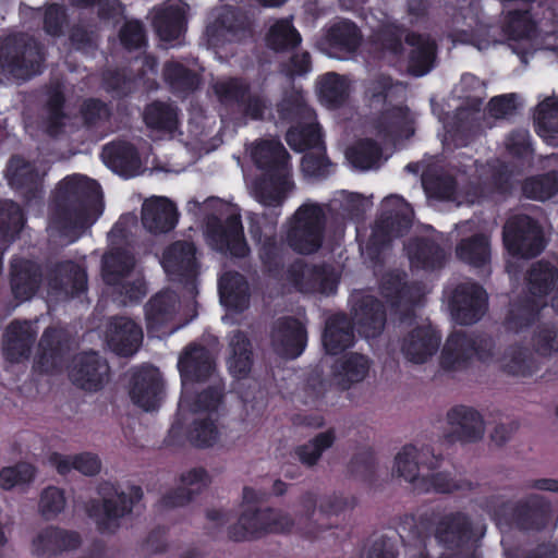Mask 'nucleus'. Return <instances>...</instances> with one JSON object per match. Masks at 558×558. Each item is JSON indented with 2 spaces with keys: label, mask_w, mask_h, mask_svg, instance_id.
Returning a JSON list of instances; mask_svg holds the SVG:
<instances>
[{
  "label": "nucleus",
  "mask_w": 558,
  "mask_h": 558,
  "mask_svg": "<svg viewBox=\"0 0 558 558\" xmlns=\"http://www.w3.org/2000/svg\"><path fill=\"white\" fill-rule=\"evenodd\" d=\"M369 369V361L361 354L345 355L333 372V380L342 388L365 379Z\"/></svg>",
  "instance_id": "41"
},
{
  "label": "nucleus",
  "mask_w": 558,
  "mask_h": 558,
  "mask_svg": "<svg viewBox=\"0 0 558 558\" xmlns=\"http://www.w3.org/2000/svg\"><path fill=\"white\" fill-rule=\"evenodd\" d=\"M230 355L227 364L234 377L245 376L251 368L250 344L241 332L234 333L229 343Z\"/></svg>",
  "instance_id": "45"
},
{
  "label": "nucleus",
  "mask_w": 558,
  "mask_h": 558,
  "mask_svg": "<svg viewBox=\"0 0 558 558\" xmlns=\"http://www.w3.org/2000/svg\"><path fill=\"white\" fill-rule=\"evenodd\" d=\"M62 96L59 88L54 89L48 100V121L47 129L48 132L57 135L63 129L66 128L71 118L61 111Z\"/></svg>",
  "instance_id": "55"
},
{
  "label": "nucleus",
  "mask_w": 558,
  "mask_h": 558,
  "mask_svg": "<svg viewBox=\"0 0 558 558\" xmlns=\"http://www.w3.org/2000/svg\"><path fill=\"white\" fill-rule=\"evenodd\" d=\"M517 105L518 96L515 94L500 95L490 100L488 111L495 118H504L512 113Z\"/></svg>",
  "instance_id": "63"
},
{
  "label": "nucleus",
  "mask_w": 558,
  "mask_h": 558,
  "mask_svg": "<svg viewBox=\"0 0 558 558\" xmlns=\"http://www.w3.org/2000/svg\"><path fill=\"white\" fill-rule=\"evenodd\" d=\"M353 301L360 303L354 310L359 331L366 338L377 336L385 324L383 305L371 295L362 296V293H355Z\"/></svg>",
  "instance_id": "25"
},
{
  "label": "nucleus",
  "mask_w": 558,
  "mask_h": 558,
  "mask_svg": "<svg viewBox=\"0 0 558 558\" xmlns=\"http://www.w3.org/2000/svg\"><path fill=\"white\" fill-rule=\"evenodd\" d=\"M462 97H465L472 102V107L477 108L485 97V85L477 77L472 74H464L461 77L459 89Z\"/></svg>",
  "instance_id": "59"
},
{
  "label": "nucleus",
  "mask_w": 558,
  "mask_h": 558,
  "mask_svg": "<svg viewBox=\"0 0 558 558\" xmlns=\"http://www.w3.org/2000/svg\"><path fill=\"white\" fill-rule=\"evenodd\" d=\"M439 343L440 336L430 325L424 323L403 339L401 351L409 362L423 364L435 354Z\"/></svg>",
  "instance_id": "19"
},
{
  "label": "nucleus",
  "mask_w": 558,
  "mask_h": 558,
  "mask_svg": "<svg viewBox=\"0 0 558 558\" xmlns=\"http://www.w3.org/2000/svg\"><path fill=\"white\" fill-rule=\"evenodd\" d=\"M7 177L11 186L20 189L36 185L40 174L24 159L14 157L10 160Z\"/></svg>",
  "instance_id": "50"
},
{
  "label": "nucleus",
  "mask_w": 558,
  "mask_h": 558,
  "mask_svg": "<svg viewBox=\"0 0 558 558\" xmlns=\"http://www.w3.org/2000/svg\"><path fill=\"white\" fill-rule=\"evenodd\" d=\"M429 451L413 445L402 447L395 457L392 475L402 478L413 485L415 489L428 492L434 489L440 493H449L458 488L448 475L437 473L430 475L434 468L427 463Z\"/></svg>",
  "instance_id": "7"
},
{
  "label": "nucleus",
  "mask_w": 558,
  "mask_h": 558,
  "mask_svg": "<svg viewBox=\"0 0 558 558\" xmlns=\"http://www.w3.org/2000/svg\"><path fill=\"white\" fill-rule=\"evenodd\" d=\"M54 203L49 229L69 236L70 242L77 238L70 233L92 226L104 208L98 183L81 174L66 177L59 183Z\"/></svg>",
  "instance_id": "2"
},
{
  "label": "nucleus",
  "mask_w": 558,
  "mask_h": 558,
  "mask_svg": "<svg viewBox=\"0 0 558 558\" xmlns=\"http://www.w3.org/2000/svg\"><path fill=\"white\" fill-rule=\"evenodd\" d=\"M250 155L257 168L264 171L262 181L251 187L254 197L265 206L281 204L294 186L283 145L276 140H263L250 148Z\"/></svg>",
  "instance_id": "4"
},
{
  "label": "nucleus",
  "mask_w": 558,
  "mask_h": 558,
  "mask_svg": "<svg viewBox=\"0 0 558 558\" xmlns=\"http://www.w3.org/2000/svg\"><path fill=\"white\" fill-rule=\"evenodd\" d=\"M36 335L37 329L34 323H12L4 335V351L7 356L12 361H19L26 356L29 344L33 342Z\"/></svg>",
  "instance_id": "33"
},
{
  "label": "nucleus",
  "mask_w": 558,
  "mask_h": 558,
  "mask_svg": "<svg viewBox=\"0 0 558 558\" xmlns=\"http://www.w3.org/2000/svg\"><path fill=\"white\" fill-rule=\"evenodd\" d=\"M507 150L518 157L527 156L531 153L530 134L526 130H518L511 133L505 141Z\"/></svg>",
  "instance_id": "61"
},
{
  "label": "nucleus",
  "mask_w": 558,
  "mask_h": 558,
  "mask_svg": "<svg viewBox=\"0 0 558 558\" xmlns=\"http://www.w3.org/2000/svg\"><path fill=\"white\" fill-rule=\"evenodd\" d=\"M492 341H478L460 333H453L447 340L441 352V365L449 371L466 367L475 357L487 362L492 352Z\"/></svg>",
  "instance_id": "14"
},
{
  "label": "nucleus",
  "mask_w": 558,
  "mask_h": 558,
  "mask_svg": "<svg viewBox=\"0 0 558 558\" xmlns=\"http://www.w3.org/2000/svg\"><path fill=\"white\" fill-rule=\"evenodd\" d=\"M133 257L126 251H110L104 256L102 275L108 284L121 286L130 302L137 301L146 293L145 283L140 276L132 274Z\"/></svg>",
  "instance_id": "11"
},
{
  "label": "nucleus",
  "mask_w": 558,
  "mask_h": 558,
  "mask_svg": "<svg viewBox=\"0 0 558 558\" xmlns=\"http://www.w3.org/2000/svg\"><path fill=\"white\" fill-rule=\"evenodd\" d=\"M383 293L387 302L391 303V306L415 301L412 288L401 282L399 277H390L383 287Z\"/></svg>",
  "instance_id": "57"
},
{
  "label": "nucleus",
  "mask_w": 558,
  "mask_h": 558,
  "mask_svg": "<svg viewBox=\"0 0 558 558\" xmlns=\"http://www.w3.org/2000/svg\"><path fill=\"white\" fill-rule=\"evenodd\" d=\"M38 267L29 260L12 263V292L19 301H26L33 296L38 287Z\"/></svg>",
  "instance_id": "37"
},
{
  "label": "nucleus",
  "mask_w": 558,
  "mask_h": 558,
  "mask_svg": "<svg viewBox=\"0 0 558 558\" xmlns=\"http://www.w3.org/2000/svg\"><path fill=\"white\" fill-rule=\"evenodd\" d=\"M1 219H8L5 232H11L12 234L17 233L24 225V217L20 206L9 201L3 202L1 205Z\"/></svg>",
  "instance_id": "62"
},
{
  "label": "nucleus",
  "mask_w": 558,
  "mask_h": 558,
  "mask_svg": "<svg viewBox=\"0 0 558 558\" xmlns=\"http://www.w3.org/2000/svg\"><path fill=\"white\" fill-rule=\"evenodd\" d=\"M221 304L233 312H242L248 306V286L239 274L226 272L219 279Z\"/></svg>",
  "instance_id": "31"
},
{
  "label": "nucleus",
  "mask_w": 558,
  "mask_h": 558,
  "mask_svg": "<svg viewBox=\"0 0 558 558\" xmlns=\"http://www.w3.org/2000/svg\"><path fill=\"white\" fill-rule=\"evenodd\" d=\"M104 162L121 175H136L141 169V159L135 148L128 143H112L104 147Z\"/></svg>",
  "instance_id": "28"
},
{
  "label": "nucleus",
  "mask_w": 558,
  "mask_h": 558,
  "mask_svg": "<svg viewBox=\"0 0 558 558\" xmlns=\"http://www.w3.org/2000/svg\"><path fill=\"white\" fill-rule=\"evenodd\" d=\"M108 375V365L96 353L75 359L70 377L76 386L87 391L100 389Z\"/></svg>",
  "instance_id": "22"
},
{
  "label": "nucleus",
  "mask_w": 558,
  "mask_h": 558,
  "mask_svg": "<svg viewBox=\"0 0 558 558\" xmlns=\"http://www.w3.org/2000/svg\"><path fill=\"white\" fill-rule=\"evenodd\" d=\"M501 367L513 375H527L532 372V360L526 350L512 347L501 359Z\"/></svg>",
  "instance_id": "54"
},
{
  "label": "nucleus",
  "mask_w": 558,
  "mask_h": 558,
  "mask_svg": "<svg viewBox=\"0 0 558 558\" xmlns=\"http://www.w3.org/2000/svg\"><path fill=\"white\" fill-rule=\"evenodd\" d=\"M144 121L156 140L171 138L179 128L178 112L169 104L154 102L144 113Z\"/></svg>",
  "instance_id": "26"
},
{
  "label": "nucleus",
  "mask_w": 558,
  "mask_h": 558,
  "mask_svg": "<svg viewBox=\"0 0 558 558\" xmlns=\"http://www.w3.org/2000/svg\"><path fill=\"white\" fill-rule=\"evenodd\" d=\"M413 114L405 108L386 111L377 123V131L386 137H409L413 134Z\"/></svg>",
  "instance_id": "42"
},
{
  "label": "nucleus",
  "mask_w": 558,
  "mask_h": 558,
  "mask_svg": "<svg viewBox=\"0 0 558 558\" xmlns=\"http://www.w3.org/2000/svg\"><path fill=\"white\" fill-rule=\"evenodd\" d=\"M215 92L221 101L241 100L244 101L246 87L238 80H228L218 82L215 85Z\"/></svg>",
  "instance_id": "60"
},
{
  "label": "nucleus",
  "mask_w": 558,
  "mask_h": 558,
  "mask_svg": "<svg viewBox=\"0 0 558 558\" xmlns=\"http://www.w3.org/2000/svg\"><path fill=\"white\" fill-rule=\"evenodd\" d=\"M325 214L318 204L305 203L289 221L287 240L289 245L302 254L316 252L323 241Z\"/></svg>",
  "instance_id": "9"
},
{
  "label": "nucleus",
  "mask_w": 558,
  "mask_h": 558,
  "mask_svg": "<svg viewBox=\"0 0 558 558\" xmlns=\"http://www.w3.org/2000/svg\"><path fill=\"white\" fill-rule=\"evenodd\" d=\"M178 221L177 208L173 203L160 196L146 199L142 207V222L151 233L168 232Z\"/></svg>",
  "instance_id": "23"
},
{
  "label": "nucleus",
  "mask_w": 558,
  "mask_h": 558,
  "mask_svg": "<svg viewBox=\"0 0 558 558\" xmlns=\"http://www.w3.org/2000/svg\"><path fill=\"white\" fill-rule=\"evenodd\" d=\"M36 476V469L27 462L3 466L0 470V488L12 490L15 487L29 485Z\"/></svg>",
  "instance_id": "48"
},
{
  "label": "nucleus",
  "mask_w": 558,
  "mask_h": 558,
  "mask_svg": "<svg viewBox=\"0 0 558 558\" xmlns=\"http://www.w3.org/2000/svg\"><path fill=\"white\" fill-rule=\"evenodd\" d=\"M64 507L65 497L61 489L57 487H48L41 493L39 510L47 519L53 518L62 512Z\"/></svg>",
  "instance_id": "58"
},
{
  "label": "nucleus",
  "mask_w": 558,
  "mask_h": 558,
  "mask_svg": "<svg viewBox=\"0 0 558 558\" xmlns=\"http://www.w3.org/2000/svg\"><path fill=\"white\" fill-rule=\"evenodd\" d=\"M80 537L74 532H65L57 527H47L36 534L32 542V550L37 556L54 555L62 550L75 548Z\"/></svg>",
  "instance_id": "29"
},
{
  "label": "nucleus",
  "mask_w": 558,
  "mask_h": 558,
  "mask_svg": "<svg viewBox=\"0 0 558 558\" xmlns=\"http://www.w3.org/2000/svg\"><path fill=\"white\" fill-rule=\"evenodd\" d=\"M335 433L327 430L316 436L312 441L296 449V454L302 463L306 465L315 464L322 453L331 447L335 441Z\"/></svg>",
  "instance_id": "52"
},
{
  "label": "nucleus",
  "mask_w": 558,
  "mask_h": 558,
  "mask_svg": "<svg viewBox=\"0 0 558 558\" xmlns=\"http://www.w3.org/2000/svg\"><path fill=\"white\" fill-rule=\"evenodd\" d=\"M534 120L537 134L548 145L558 146V98L543 100L537 106Z\"/></svg>",
  "instance_id": "38"
},
{
  "label": "nucleus",
  "mask_w": 558,
  "mask_h": 558,
  "mask_svg": "<svg viewBox=\"0 0 558 558\" xmlns=\"http://www.w3.org/2000/svg\"><path fill=\"white\" fill-rule=\"evenodd\" d=\"M205 208L214 210L206 225L207 243L216 251L236 257L245 256L248 247L243 236L238 208L216 198L206 201Z\"/></svg>",
  "instance_id": "6"
},
{
  "label": "nucleus",
  "mask_w": 558,
  "mask_h": 558,
  "mask_svg": "<svg viewBox=\"0 0 558 558\" xmlns=\"http://www.w3.org/2000/svg\"><path fill=\"white\" fill-rule=\"evenodd\" d=\"M277 352L284 357L295 359L303 352L306 343L304 326L295 319L280 323L272 336Z\"/></svg>",
  "instance_id": "27"
},
{
  "label": "nucleus",
  "mask_w": 558,
  "mask_h": 558,
  "mask_svg": "<svg viewBox=\"0 0 558 558\" xmlns=\"http://www.w3.org/2000/svg\"><path fill=\"white\" fill-rule=\"evenodd\" d=\"M104 504H93L88 508V514L95 520L102 531H113L118 526V519L130 512L132 506L142 498V489L132 486L128 493L119 494L113 486L106 485L101 488Z\"/></svg>",
  "instance_id": "10"
},
{
  "label": "nucleus",
  "mask_w": 558,
  "mask_h": 558,
  "mask_svg": "<svg viewBox=\"0 0 558 558\" xmlns=\"http://www.w3.org/2000/svg\"><path fill=\"white\" fill-rule=\"evenodd\" d=\"M354 340L350 322L343 315H333L326 323L324 347L329 354H338L352 345Z\"/></svg>",
  "instance_id": "36"
},
{
  "label": "nucleus",
  "mask_w": 558,
  "mask_h": 558,
  "mask_svg": "<svg viewBox=\"0 0 558 558\" xmlns=\"http://www.w3.org/2000/svg\"><path fill=\"white\" fill-rule=\"evenodd\" d=\"M524 194L533 199L545 201L558 192V172L529 179L523 185Z\"/></svg>",
  "instance_id": "53"
},
{
  "label": "nucleus",
  "mask_w": 558,
  "mask_h": 558,
  "mask_svg": "<svg viewBox=\"0 0 558 558\" xmlns=\"http://www.w3.org/2000/svg\"><path fill=\"white\" fill-rule=\"evenodd\" d=\"M120 39L128 49L142 46L145 39L142 25L137 21L126 22L121 29Z\"/></svg>",
  "instance_id": "64"
},
{
  "label": "nucleus",
  "mask_w": 558,
  "mask_h": 558,
  "mask_svg": "<svg viewBox=\"0 0 558 558\" xmlns=\"http://www.w3.org/2000/svg\"><path fill=\"white\" fill-rule=\"evenodd\" d=\"M338 283L337 275L329 268L302 267L300 278L295 279L296 287L302 292L332 293Z\"/></svg>",
  "instance_id": "39"
},
{
  "label": "nucleus",
  "mask_w": 558,
  "mask_h": 558,
  "mask_svg": "<svg viewBox=\"0 0 558 558\" xmlns=\"http://www.w3.org/2000/svg\"><path fill=\"white\" fill-rule=\"evenodd\" d=\"M350 92L349 81L336 73H327L317 82V94L320 102L329 108L341 106Z\"/></svg>",
  "instance_id": "40"
},
{
  "label": "nucleus",
  "mask_w": 558,
  "mask_h": 558,
  "mask_svg": "<svg viewBox=\"0 0 558 558\" xmlns=\"http://www.w3.org/2000/svg\"><path fill=\"white\" fill-rule=\"evenodd\" d=\"M280 112L284 119L295 120V125L287 133V142L291 148L307 153L302 158V170L308 177H320L327 173L328 160L324 155L322 133L316 123L314 111L308 108L301 95H296L292 102H283Z\"/></svg>",
  "instance_id": "3"
},
{
  "label": "nucleus",
  "mask_w": 558,
  "mask_h": 558,
  "mask_svg": "<svg viewBox=\"0 0 558 558\" xmlns=\"http://www.w3.org/2000/svg\"><path fill=\"white\" fill-rule=\"evenodd\" d=\"M327 53L332 58L344 59L353 52L360 44V34L356 26L348 21L333 24L326 36Z\"/></svg>",
  "instance_id": "30"
},
{
  "label": "nucleus",
  "mask_w": 558,
  "mask_h": 558,
  "mask_svg": "<svg viewBox=\"0 0 558 558\" xmlns=\"http://www.w3.org/2000/svg\"><path fill=\"white\" fill-rule=\"evenodd\" d=\"M161 265L166 274L175 280L177 278H186L192 287L195 288L194 275L196 270L195 247L189 242H177L172 244L165 253Z\"/></svg>",
  "instance_id": "21"
},
{
  "label": "nucleus",
  "mask_w": 558,
  "mask_h": 558,
  "mask_svg": "<svg viewBox=\"0 0 558 558\" xmlns=\"http://www.w3.org/2000/svg\"><path fill=\"white\" fill-rule=\"evenodd\" d=\"M448 422L462 441H475L484 434L483 420L478 412L465 407H458L448 413Z\"/></svg>",
  "instance_id": "32"
},
{
  "label": "nucleus",
  "mask_w": 558,
  "mask_h": 558,
  "mask_svg": "<svg viewBox=\"0 0 558 558\" xmlns=\"http://www.w3.org/2000/svg\"><path fill=\"white\" fill-rule=\"evenodd\" d=\"M409 48L408 71L414 76H423L429 72L434 62L435 45L428 37L407 36Z\"/></svg>",
  "instance_id": "34"
},
{
  "label": "nucleus",
  "mask_w": 558,
  "mask_h": 558,
  "mask_svg": "<svg viewBox=\"0 0 558 558\" xmlns=\"http://www.w3.org/2000/svg\"><path fill=\"white\" fill-rule=\"evenodd\" d=\"M505 246L513 256H534L544 247L539 227L527 216L509 219L504 229Z\"/></svg>",
  "instance_id": "12"
},
{
  "label": "nucleus",
  "mask_w": 558,
  "mask_h": 558,
  "mask_svg": "<svg viewBox=\"0 0 558 558\" xmlns=\"http://www.w3.org/2000/svg\"><path fill=\"white\" fill-rule=\"evenodd\" d=\"M189 7L180 0L168 1L154 16V26L160 39L173 45L185 31Z\"/></svg>",
  "instance_id": "20"
},
{
  "label": "nucleus",
  "mask_w": 558,
  "mask_h": 558,
  "mask_svg": "<svg viewBox=\"0 0 558 558\" xmlns=\"http://www.w3.org/2000/svg\"><path fill=\"white\" fill-rule=\"evenodd\" d=\"M130 398L144 411L156 410L163 397V383L160 372L153 366L134 371L130 386Z\"/></svg>",
  "instance_id": "16"
},
{
  "label": "nucleus",
  "mask_w": 558,
  "mask_h": 558,
  "mask_svg": "<svg viewBox=\"0 0 558 558\" xmlns=\"http://www.w3.org/2000/svg\"><path fill=\"white\" fill-rule=\"evenodd\" d=\"M381 207L385 218L375 226L373 231L372 241L375 245L402 235L409 228L412 217L410 205L398 195L386 197Z\"/></svg>",
  "instance_id": "15"
},
{
  "label": "nucleus",
  "mask_w": 558,
  "mask_h": 558,
  "mask_svg": "<svg viewBox=\"0 0 558 558\" xmlns=\"http://www.w3.org/2000/svg\"><path fill=\"white\" fill-rule=\"evenodd\" d=\"M268 45L274 49L294 47L301 41L300 34L288 19L277 21L269 29Z\"/></svg>",
  "instance_id": "51"
},
{
  "label": "nucleus",
  "mask_w": 558,
  "mask_h": 558,
  "mask_svg": "<svg viewBox=\"0 0 558 558\" xmlns=\"http://www.w3.org/2000/svg\"><path fill=\"white\" fill-rule=\"evenodd\" d=\"M422 184L428 198L454 202L458 206L476 201L470 194L462 196L457 192L456 183L450 178L432 180L427 174H423Z\"/></svg>",
  "instance_id": "43"
},
{
  "label": "nucleus",
  "mask_w": 558,
  "mask_h": 558,
  "mask_svg": "<svg viewBox=\"0 0 558 558\" xmlns=\"http://www.w3.org/2000/svg\"><path fill=\"white\" fill-rule=\"evenodd\" d=\"M17 43L15 36L5 40L0 38V71L8 72L16 78L25 80L40 72L43 54L36 46H27L22 53V61L10 58V50Z\"/></svg>",
  "instance_id": "17"
},
{
  "label": "nucleus",
  "mask_w": 558,
  "mask_h": 558,
  "mask_svg": "<svg viewBox=\"0 0 558 558\" xmlns=\"http://www.w3.org/2000/svg\"><path fill=\"white\" fill-rule=\"evenodd\" d=\"M143 339L142 329L129 318H117L109 327L107 342L109 348L119 355L134 354Z\"/></svg>",
  "instance_id": "24"
},
{
  "label": "nucleus",
  "mask_w": 558,
  "mask_h": 558,
  "mask_svg": "<svg viewBox=\"0 0 558 558\" xmlns=\"http://www.w3.org/2000/svg\"><path fill=\"white\" fill-rule=\"evenodd\" d=\"M345 157L351 166L359 170H372L383 163V151L372 141L360 142L349 148Z\"/></svg>",
  "instance_id": "44"
},
{
  "label": "nucleus",
  "mask_w": 558,
  "mask_h": 558,
  "mask_svg": "<svg viewBox=\"0 0 558 558\" xmlns=\"http://www.w3.org/2000/svg\"><path fill=\"white\" fill-rule=\"evenodd\" d=\"M376 49L380 50L383 58L395 62L403 51L401 31L395 25L384 26L375 37Z\"/></svg>",
  "instance_id": "49"
},
{
  "label": "nucleus",
  "mask_w": 558,
  "mask_h": 558,
  "mask_svg": "<svg viewBox=\"0 0 558 558\" xmlns=\"http://www.w3.org/2000/svg\"><path fill=\"white\" fill-rule=\"evenodd\" d=\"M451 317L461 325L477 322L486 311L487 294L475 283H463L457 289L446 290Z\"/></svg>",
  "instance_id": "13"
},
{
  "label": "nucleus",
  "mask_w": 558,
  "mask_h": 558,
  "mask_svg": "<svg viewBox=\"0 0 558 558\" xmlns=\"http://www.w3.org/2000/svg\"><path fill=\"white\" fill-rule=\"evenodd\" d=\"M48 462L60 474H66L72 470H76L84 475H96L101 469L99 458L90 452L78 454H61L53 452L49 456Z\"/></svg>",
  "instance_id": "35"
},
{
  "label": "nucleus",
  "mask_w": 558,
  "mask_h": 558,
  "mask_svg": "<svg viewBox=\"0 0 558 558\" xmlns=\"http://www.w3.org/2000/svg\"><path fill=\"white\" fill-rule=\"evenodd\" d=\"M165 78L178 90H190L196 87L197 77L191 74L179 62H169L165 68Z\"/></svg>",
  "instance_id": "56"
},
{
  "label": "nucleus",
  "mask_w": 558,
  "mask_h": 558,
  "mask_svg": "<svg viewBox=\"0 0 558 558\" xmlns=\"http://www.w3.org/2000/svg\"><path fill=\"white\" fill-rule=\"evenodd\" d=\"M412 267L434 268L441 264L442 251L433 242L420 241L407 247Z\"/></svg>",
  "instance_id": "47"
},
{
  "label": "nucleus",
  "mask_w": 558,
  "mask_h": 558,
  "mask_svg": "<svg viewBox=\"0 0 558 558\" xmlns=\"http://www.w3.org/2000/svg\"><path fill=\"white\" fill-rule=\"evenodd\" d=\"M177 313L175 295L170 291L157 294L146 306V320L148 332H156L157 337L171 335L181 327L172 325Z\"/></svg>",
  "instance_id": "18"
},
{
  "label": "nucleus",
  "mask_w": 558,
  "mask_h": 558,
  "mask_svg": "<svg viewBox=\"0 0 558 558\" xmlns=\"http://www.w3.org/2000/svg\"><path fill=\"white\" fill-rule=\"evenodd\" d=\"M457 255L463 262L475 267L484 266L489 260L488 239L484 234H475L464 239L457 247Z\"/></svg>",
  "instance_id": "46"
},
{
  "label": "nucleus",
  "mask_w": 558,
  "mask_h": 558,
  "mask_svg": "<svg viewBox=\"0 0 558 558\" xmlns=\"http://www.w3.org/2000/svg\"><path fill=\"white\" fill-rule=\"evenodd\" d=\"M555 17V12L547 9L534 25L526 12H509L505 33L511 41V48L515 53L522 54L524 62L527 51L537 46L558 50V20Z\"/></svg>",
  "instance_id": "5"
},
{
  "label": "nucleus",
  "mask_w": 558,
  "mask_h": 558,
  "mask_svg": "<svg viewBox=\"0 0 558 558\" xmlns=\"http://www.w3.org/2000/svg\"><path fill=\"white\" fill-rule=\"evenodd\" d=\"M264 498V493L251 487L243 489V511L239 525L232 531V537L243 539L257 537L267 532L290 531L292 523L288 515L274 510H257L256 505Z\"/></svg>",
  "instance_id": "8"
},
{
  "label": "nucleus",
  "mask_w": 558,
  "mask_h": 558,
  "mask_svg": "<svg viewBox=\"0 0 558 558\" xmlns=\"http://www.w3.org/2000/svg\"><path fill=\"white\" fill-rule=\"evenodd\" d=\"M182 396L170 434H186L198 447L214 446L221 436L217 409L221 399L219 380L214 376L210 353L202 347H191L179 359Z\"/></svg>",
  "instance_id": "1"
}]
</instances>
